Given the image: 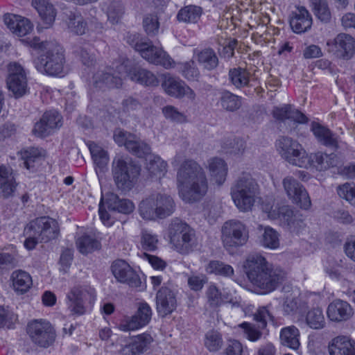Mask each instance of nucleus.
Returning a JSON list of instances; mask_svg holds the SVG:
<instances>
[{"label": "nucleus", "instance_id": "nucleus-33", "mask_svg": "<svg viewBox=\"0 0 355 355\" xmlns=\"http://www.w3.org/2000/svg\"><path fill=\"white\" fill-rule=\"evenodd\" d=\"M105 204L110 211L128 214L133 211L135 205L128 199L120 198L117 195L110 193L105 197Z\"/></svg>", "mask_w": 355, "mask_h": 355}, {"label": "nucleus", "instance_id": "nucleus-44", "mask_svg": "<svg viewBox=\"0 0 355 355\" xmlns=\"http://www.w3.org/2000/svg\"><path fill=\"white\" fill-rule=\"evenodd\" d=\"M146 168L152 177L160 179L167 171V163L160 157L154 155L149 159Z\"/></svg>", "mask_w": 355, "mask_h": 355}, {"label": "nucleus", "instance_id": "nucleus-35", "mask_svg": "<svg viewBox=\"0 0 355 355\" xmlns=\"http://www.w3.org/2000/svg\"><path fill=\"white\" fill-rule=\"evenodd\" d=\"M280 342L284 346L293 349L300 347V331L294 325L282 329L280 331Z\"/></svg>", "mask_w": 355, "mask_h": 355}, {"label": "nucleus", "instance_id": "nucleus-14", "mask_svg": "<svg viewBox=\"0 0 355 355\" xmlns=\"http://www.w3.org/2000/svg\"><path fill=\"white\" fill-rule=\"evenodd\" d=\"M282 184L286 193L292 202L304 209H308L311 201L306 190L297 180L292 176L283 179Z\"/></svg>", "mask_w": 355, "mask_h": 355}, {"label": "nucleus", "instance_id": "nucleus-56", "mask_svg": "<svg viewBox=\"0 0 355 355\" xmlns=\"http://www.w3.org/2000/svg\"><path fill=\"white\" fill-rule=\"evenodd\" d=\"M143 26L148 36H155L158 33L159 23L155 14H148L143 19Z\"/></svg>", "mask_w": 355, "mask_h": 355}, {"label": "nucleus", "instance_id": "nucleus-49", "mask_svg": "<svg viewBox=\"0 0 355 355\" xmlns=\"http://www.w3.org/2000/svg\"><path fill=\"white\" fill-rule=\"evenodd\" d=\"M307 325L313 329H321L325 326V318L322 311L320 308H313L309 310L306 315Z\"/></svg>", "mask_w": 355, "mask_h": 355}, {"label": "nucleus", "instance_id": "nucleus-29", "mask_svg": "<svg viewBox=\"0 0 355 355\" xmlns=\"http://www.w3.org/2000/svg\"><path fill=\"white\" fill-rule=\"evenodd\" d=\"M273 117L280 121L284 122L286 120H290L293 123H306L308 122V118L301 112L295 110L291 105H284L282 107H275L272 110Z\"/></svg>", "mask_w": 355, "mask_h": 355}, {"label": "nucleus", "instance_id": "nucleus-6", "mask_svg": "<svg viewBox=\"0 0 355 355\" xmlns=\"http://www.w3.org/2000/svg\"><path fill=\"white\" fill-rule=\"evenodd\" d=\"M175 210V203L168 195L153 194L143 200L139 206L140 216L145 220L165 218Z\"/></svg>", "mask_w": 355, "mask_h": 355}, {"label": "nucleus", "instance_id": "nucleus-16", "mask_svg": "<svg viewBox=\"0 0 355 355\" xmlns=\"http://www.w3.org/2000/svg\"><path fill=\"white\" fill-rule=\"evenodd\" d=\"M116 68L118 75L112 73L110 69H108V71H97L93 76V85L98 89L121 87L122 85V76L127 73V64L123 62L117 65Z\"/></svg>", "mask_w": 355, "mask_h": 355}, {"label": "nucleus", "instance_id": "nucleus-57", "mask_svg": "<svg viewBox=\"0 0 355 355\" xmlns=\"http://www.w3.org/2000/svg\"><path fill=\"white\" fill-rule=\"evenodd\" d=\"M180 71L188 80H197L200 71L193 60L180 64Z\"/></svg>", "mask_w": 355, "mask_h": 355}, {"label": "nucleus", "instance_id": "nucleus-55", "mask_svg": "<svg viewBox=\"0 0 355 355\" xmlns=\"http://www.w3.org/2000/svg\"><path fill=\"white\" fill-rule=\"evenodd\" d=\"M262 245L268 248L276 249L279 246L278 233L271 227H267L261 239Z\"/></svg>", "mask_w": 355, "mask_h": 355}, {"label": "nucleus", "instance_id": "nucleus-43", "mask_svg": "<svg viewBox=\"0 0 355 355\" xmlns=\"http://www.w3.org/2000/svg\"><path fill=\"white\" fill-rule=\"evenodd\" d=\"M228 76L231 83L239 89L247 86L250 81V73L241 67L230 69Z\"/></svg>", "mask_w": 355, "mask_h": 355}, {"label": "nucleus", "instance_id": "nucleus-37", "mask_svg": "<svg viewBox=\"0 0 355 355\" xmlns=\"http://www.w3.org/2000/svg\"><path fill=\"white\" fill-rule=\"evenodd\" d=\"M218 103L223 109L231 112L237 111L242 106L241 97L228 90L220 92Z\"/></svg>", "mask_w": 355, "mask_h": 355}, {"label": "nucleus", "instance_id": "nucleus-1", "mask_svg": "<svg viewBox=\"0 0 355 355\" xmlns=\"http://www.w3.org/2000/svg\"><path fill=\"white\" fill-rule=\"evenodd\" d=\"M243 268L250 282L263 293L273 291L284 279V271L273 268L261 254L249 255Z\"/></svg>", "mask_w": 355, "mask_h": 355}, {"label": "nucleus", "instance_id": "nucleus-22", "mask_svg": "<svg viewBox=\"0 0 355 355\" xmlns=\"http://www.w3.org/2000/svg\"><path fill=\"white\" fill-rule=\"evenodd\" d=\"M277 216L281 224L291 232L298 233L304 227L302 215L289 206L280 207L277 211Z\"/></svg>", "mask_w": 355, "mask_h": 355}, {"label": "nucleus", "instance_id": "nucleus-40", "mask_svg": "<svg viewBox=\"0 0 355 355\" xmlns=\"http://www.w3.org/2000/svg\"><path fill=\"white\" fill-rule=\"evenodd\" d=\"M162 86L166 93L171 96L181 98L184 96L183 83L179 79L169 75H164V80Z\"/></svg>", "mask_w": 355, "mask_h": 355}, {"label": "nucleus", "instance_id": "nucleus-51", "mask_svg": "<svg viewBox=\"0 0 355 355\" xmlns=\"http://www.w3.org/2000/svg\"><path fill=\"white\" fill-rule=\"evenodd\" d=\"M315 15L322 21L328 22L331 19L329 11L326 0H309Z\"/></svg>", "mask_w": 355, "mask_h": 355}, {"label": "nucleus", "instance_id": "nucleus-11", "mask_svg": "<svg viewBox=\"0 0 355 355\" xmlns=\"http://www.w3.org/2000/svg\"><path fill=\"white\" fill-rule=\"evenodd\" d=\"M27 333L35 345L44 348L52 345L55 338L53 327L44 320H35L29 322Z\"/></svg>", "mask_w": 355, "mask_h": 355}, {"label": "nucleus", "instance_id": "nucleus-61", "mask_svg": "<svg viewBox=\"0 0 355 355\" xmlns=\"http://www.w3.org/2000/svg\"><path fill=\"white\" fill-rule=\"evenodd\" d=\"M123 12L124 9L122 4L119 2H113L108 8L107 17L112 23H117Z\"/></svg>", "mask_w": 355, "mask_h": 355}, {"label": "nucleus", "instance_id": "nucleus-63", "mask_svg": "<svg viewBox=\"0 0 355 355\" xmlns=\"http://www.w3.org/2000/svg\"><path fill=\"white\" fill-rule=\"evenodd\" d=\"M157 239L146 231L143 232L141 238V244L144 250L147 251H154L157 249Z\"/></svg>", "mask_w": 355, "mask_h": 355}, {"label": "nucleus", "instance_id": "nucleus-53", "mask_svg": "<svg viewBox=\"0 0 355 355\" xmlns=\"http://www.w3.org/2000/svg\"><path fill=\"white\" fill-rule=\"evenodd\" d=\"M73 53L79 58L84 65L90 67L95 62L94 55L90 53L89 50L87 47L80 44H74L73 46Z\"/></svg>", "mask_w": 355, "mask_h": 355}, {"label": "nucleus", "instance_id": "nucleus-20", "mask_svg": "<svg viewBox=\"0 0 355 355\" xmlns=\"http://www.w3.org/2000/svg\"><path fill=\"white\" fill-rule=\"evenodd\" d=\"M143 58L150 63L159 64L166 69L173 67V59L162 49L146 42L139 51Z\"/></svg>", "mask_w": 355, "mask_h": 355}, {"label": "nucleus", "instance_id": "nucleus-39", "mask_svg": "<svg viewBox=\"0 0 355 355\" xmlns=\"http://www.w3.org/2000/svg\"><path fill=\"white\" fill-rule=\"evenodd\" d=\"M202 13L201 7L189 5L182 8L178 12L177 19L179 21L196 24Z\"/></svg>", "mask_w": 355, "mask_h": 355}, {"label": "nucleus", "instance_id": "nucleus-47", "mask_svg": "<svg viewBox=\"0 0 355 355\" xmlns=\"http://www.w3.org/2000/svg\"><path fill=\"white\" fill-rule=\"evenodd\" d=\"M306 307V304L297 297L287 296L283 302L282 308L286 315H295L301 313Z\"/></svg>", "mask_w": 355, "mask_h": 355}, {"label": "nucleus", "instance_id": "nucleus-36", "mask_svg": "<svg viewBox=\"0 0 355 355\" xmlns=\"http://www.w3.org/2000/svg\"><path fill=\"white\" fill-rule=\"evenodd\" d=\"M11 279L15 291L20 294L26 293L33 283L31 275L21 270L12 272Z\"/></svg>", "mask_w": 355, "mask_h": 355}, {"label": "nucleus", "instance_id": "nucleus-64", "mask_svg": "<svg viewBox=\"0 0 355 355\" xmlns=\"http://www.w3.org/2000/svg\"><path fill=\"white\" fill-rule=\"evenodd\" d=\"M207 282V278L205 275H192L188 278V285L193 291H200L202 288L204 284Z\"/></svg>", "mask_w": 355, "mask_h": 355}, {"label": "nucleus", "instance_id": "nucleus-12", "mask_svg": "<svg viewBox=\"0 0 355 355\" xmlns=\"http://www.w3.org/2000/svg\"><path fill=\"white\" fill-rule=\"evenodd\" d=\"M67 298L70 311L73 314L80 315L86 311L85 304L94 301L95 292L88 286H74L67 293Z\"/></svg>", "mask_w": 355, "mask_h": 355}, {"label": "nucleus", "instance_id": "nucleus-2", "mask_svg": "<svg viewBox=\"0 0 355 355\" xmlns=\"http://www.w3.org/2000/svg\"><path fill=\"white\" fill-rule=\"evenodd\" d=\"M181 184L180 194L187 202L200 200L208 189V182L203 168L194 160H185L180 166L177 175Z\"/></svg>", "mask_w": 355, "mask_h": 355}, {"label": "nucleus", "instance_id": "nucleus-25", "mask_svg": "<svg viewBox=\"0 0 355 355\" xmlns=\"http://www.w3.org/2000/svg\"><path fill=\"white\" fill-rule=\"evenodd\" d=\"M153 342L152 336L148 334H139L133 336L130 343L123 347L120 351L121 355H140L144 354Z\"/></svg>", "mask_w": 355, "mask_h": 355}, {"label": "nucleus", "instance_id": "nucleus-3", "mask_svg": "<svg viewBox=\"0 0 355 355\" xmlns=\"http://www.w3.org/2000/svg\"><path fill=\"white\" fill-rule=\"evenodd\" d=\"M231 196L239 211L252 210L260 193L257 181L249 173H242L231 188Z\"/></svg>", "mask_w": 355, "mask_h": 355}, {"label": "nucleus", "instance_id": "nucleus-58", "mask_svg": "<svg viewBox=\"0 0 355 355\" xmlns=\"http://www.w3.org/2000/svg\"><path fill=\"white\" fill-rule=\"evenodd\" d=\"M41 157V153L38 148H31L21 153L24 159V165L27 169L34 167V163Z\"/></svg>", "mask_w": 355, "mask_h": 355}, {"label": "nucleus", "instance_id": "nucleus-38", "mask_svg": "<svg viewBox=\"0 0 355 355\" xmlns=\"http://www.w3.org/2000/svg\"><path fill=\"white\" fill-rule=\"evenodd\" d=\"M209 170L215 182L220 185L225 180L227 167L222 159L214 157L209 161Z\"/></svg>", "mask_w": 355, "mask_h": 355}, {"label": "nucleus", "instance_id": "nucleus-13", "mask_svg": "<svg viewBox=\"0 0 355 355\" xmlns=\"http://www.w3.org/2000/svg\"><path fill=\"white\" fill-rule=\"evenodd\" d=\"M6 84L8 90L16 98H20L27 93L26 73L19 64L11 62L8 64Z\"/></svg>", "mask_w": 355, "mask_h": 355}, {"label": "nucleus", "instance_id": "nucleus-10", "mask_svg": "<svg viewBox=\"0 0 355 355\" xmlns=\"http://www.w3.org/2000/svg\"><path fill=\"white\" fill-rule=\"evenodd\" d=\"M276 148L281 157L289 164L300 167L307 163L303 159L305 150L296 140L282 136L276 141Z\"/></svg>", "mask_w": 355, "mask_h": 355}, {"label": "nucleus", "instance_id": "nucleus-9", "mask_svg": "<svg viewBox=\"0 0 355 355\" xmlns=\"http://www.w3.org/2000/svg\"><path fill=\"white\" fill-rule=\"evenodd\" d=\"M221 234L223 246L230 252L244 245L249 237L246 226L236 220L225 222L222 226Z\"/></svg>", "mask_w": 355, "mask_h": 355}, {"label": "nucleus", "instance_id": "nucleus-52", "mask_svg": "<svg viewBox=\"0 0 355 355\" xmlns=\"http://www.w3.org/2000/svg\"><path fill=\"white\" fill-rule=\"evenodd\" d=\"M206 270L207 272L224 277H230L234 274V270L231 266L220 261H211Z\"/></svg>", "mask_w": 355, "mask_h": 355}, {"label": "nucleus", "instance_id": "nucleus-62", "mask_svg": "<svg viewBox=\"0 0 355 355\" xmlns=\"http://www.w3.org/2000/svg\"><path fill=\"white\" fill-rule=\"evenodd\" d=\"M267 318L273 320V316L265 306L260 307L254 314V320L258 322L259 329H264L266 327Z\"/></svg>", "mask_w": 355, "mask_h": 355}, {"label": "nucleus", "instance_id": "nucleus-4", "mask_svg": "<svg viewBox=\"0 0 355 355\" xmlns=\"http://www.w3.org/2000/svg\"><path fill=\"white\" fill-rule=\"evenodd\" d=\"M59 234V227L55 220L49 217H40L31 221L24 228L26 239L24 246L33 249L38 243H47Z\"/></svg>", "mask_w": 355, "mask_h": 355}, {"label": "nucleus", "instance_id": "nucleus-27", "mask_svg": "<svg viewBox=\"0 0 355 355\" xmlns=\"http://www.w3.org/2000/svg\"><path fill=\"white\" fill-rule=\"evenodd\" d=\"M327 313L329 320L340 322L348 320L353 315V310L347 302L336 300L329 304Z\"/></svg>", "mask_w": 355, "mask_h": 355}, {"label": "nucleus", "instance_id": "nucleus-50", "mask_svg": "<svg viewBox=\"0 0 355 355\" xmlns=\"http://www.w3.org/2000/svg\"><path fill=\"white\" fill-rule=\"evenodd\" d=\"M67 26L69 31L78 35L86 33L87 22L80 15L71 13L68 17Z\"/></svg>", "mask_w": 355, "mask_h": 355}, {"label": "nucleus", "instance_id": "nucleus-17", "mask_svg": "<svg viewBox=\"0 0 355 355\" xmlns=\"http://www.w3.org/2000/svg\"><path fill=\"white\" fill-rule=\"evenodd\" d=\"M112 272L118 282L125 283L131 287H140L141 281L138 274L123 260L113 262Z\"/></svg>", "mask_w": 355, "mask_h": 355}, {"label": "nucleus", "instance_id": "nucleus-18", "mask_svg": "<svg viewBox=\"0 0 355 355\" xmlns=\"http://www.w3.org/2000/svg\"><path fill=\"white\" fill-rule=\"evenodd\" d=\"M62 126V116L55 111L45 112L40 120L37 122L32 130L34 135L45 137L57 128Z\"/></svg>", "mask_w": 355, "mask_h": 355}, {"label": "nucleus", "instance_id": "nucleus-34", "mask_svg": "<svg viewBox=\"0 0 355 355\" xmlns=\"http://www.w3.org/2000/svg\"><path fill=\"white\" fill-rule=\"evenodd\" d=\"M15 189V179L12 169L4 166H0V196L3 198L11 196Z\"/></svg>", "mask_w": 355, "mask_h": 355}, {"label": "nucleus", "instance_id": "nucleus-30", "mask_svg": "<svg viewBox=\"0 0 355 355\" xmlns=\"http://www.w3.org/2000/svg\"><path fill=\"white\" fill-rule=\"evenodd\" d=\"M311 130L321 144L334 150L338 148V138L329 128L313 122Z\"/></svg>", "mask_w": 355, "mask_h": 355}, {"label": "nucleus", "instance_id": "nucleus-32", "mask_svg": "<svg viewBox=\"0 0 355 355\" xmlns=\"http://www.w3.org/2000/svg\"><path fill=\"white\" fill-rule=\"evenodd\" d=\"M127 76L130 78L139 83L142 85L147 87H155L159 84V80L156 76L151 71L141 67H135L127 71Z\"/></svg>", "mask_w": 355, "mask_h": 355}, {"label": "nucleus", "instance_id": "nucleus-23", "mask_svg": "<svg viewBox=\"0 0 355 355\" xmlns=\"http://www.w3.org/2000/svg\"><path fill=\"white\" fill-rule=\"evenodd\" d=\"M155 300L157 313L162 318L171 314L177 307L175 294L168 287L163 286L159 288Z\"/></svg>", "mask_w": 355, "mask_h": 355}, {"label": "nucleus", "instance_id": "nucleus-42", "mask_svg": "<svg viewBox=\"0 0 355 355\" xmlns=\"http://www.w3.org/2000/svg\"><path fill=\"white\" fill-rule=\"evenodd\" d=\"M197 60L203 67L209 71L213 70L218 64V58L212 49H205L197 54Z\"/></svg>", "mask_w": 355, "mask_h": 355}, {"label": "nucleus", "instance_id": "nucleus-24", "mask_svg": "<svg viewBox=\"0 0 355 355\" xmlns=\"http://www.w3.org/2000/svg\"><path fill=\"white\" fill-rule=\"evenodd\" d=\"M152 311L146 302L139 304L137 313L131 318L123 320L119 325L123 331H131L147 324L151 319Z\"/></svg>", "mask_w": 355, "mask_h": 355}, {"label": "nucleus", "instance_id": "nucleus-5", "mask_svg": "<svg viewBox=\"0 0 355 355\" xmlns=\"http://www.w3.org/2000/svg\"><path fill=\"white\" fill-rule=\"evenodd\" d=\"M141 168L129 157L116 155L112 163V174L116 187L121 191L133 188L140 175Z\"/></svg>", "mask_w": 355, "mask_h": 355}, {"label": "nucleus", "instance_id": "nucleus-60", "mask_svg": "<svg viewBox=\"0 0 355 355\" xmlns=\"http://www.w3.org/2000/svg\"><path fill=\"white\" fill-rule=\"evenodd\" d=\"M162 112L164 116L174 122L184 123L187 121V116L182 112H180L172 105H166L162 108Z\"/></svg>", "mask_w": 355, "mask_h": 355}, {"label": "nucleus", "instance_id": "nucleus-19", "mask_svg": "<svg viewBox=\"0 0 355 355\" xmlns=\"http://www.w3.org/2000/svg\"><path fill=\"white\" fill-rule=\"evenodd\" d=\"M143 58L150 63L159 64L166 69L173 67V59L162 49L146 42L139 51Z\"/></svg>", "mask_w": 355, "mask_h": 355}, {"label": "nucleus", "instance_id": "nucleus-48", "mask_svg": "<svg viewBox=\"0 0 355 355\" xmlns=\"http://www.w3.org/2000/svg\"><path fill=\"white\" fill-rule=\"evenodd\" d=\"M88 148L96 166L99 168L105 167L109 160L107 153L92 141L89 142Z\"/></svg>", "mask_w": 355, "mask_h": 355}, {"label": "nucleus", "instance_id": "nucleus-31", "mask_svg": "<svg viewBox=\"0 0 355 355\" xmlns=\"http://www.w3.org/2000/svg\"><path fill=\"white\" fill-rule=\"evenodd\" d=\"M33 6L37 10L46 28L51 27L55 19L56 12L49 0H32Z\"/></svg>", "mask_w": 355, "mask_h": 355}, {"label": "nucleus", "instance_id": "nucleus-46", "mask_svg": "<svg viewBox=\"0 0 355 355\" xmlns=\"http://www.w3.org/2000/svg\"><path fill=\"white\" fill-rule=\"evenodd\" d=\"M125 148L130 153L139 157L149 155L151 151L150 146L135 135H134V139L131 138L129 140Z\"/></svg>", "mask_w": 355, "mask_h": 355}, {"label": "nucleus", "instance_id": "nucleus-45", "mask_svg": "<svg viewBox=\"0 0 355 355\" xmlns=\"http://www.w3.org/2000/svg\"><path fill=\"white\" fill-rule=\"evenodd\" d=\"M76 245L81 254H87L93 252L94 250H99L101 243L95 238L85 234L77 239Z\"/></svg>", "mask_w": 355, "mask_h": 355}, {"label": "nucleus", "instance_id": "nucleus-21", "mask_svg": "<svg viewBox=\"0 0 355 355\" xmlns=\"http://www.w3.org/2000/svg\"><path fill=\"white\" fill-rule=\"evenodd\" d=\"M143 58L150 63L159 64L166 69L173 67V59L162 49L146 42L139 51Z\"/></svg>", "mask_w": 355, "mask_h": 355}, {"label": "nucleus", "instance_id": "nucleus-7", "mask_svg": "<svg viewBox=\"0 0 355 355\" xmlns=\"http://www.w3.org/2000/svg\"><path fill=\"white\" fill-rule=\"evenodd\" d=\"M46 51L34 60L37 70L42 73L57 76L63 72L65 58L62 48L55 43L46 44Z\"/></svg>", "mask_w": 355, "mask_h": 355}, {"label": "nucleus", "instance_id": "nucleus-15", "mask_svg": "<svg viewBox=\"0 0 355 355\" xmlns=\"http://www.w3.org/2000/svg\"><path fill=\"white\" fill-rule=\"evenodd\" d=\"M328 52L337 58L350 60L355 54V39L346 33L338 34L334 40L327 43Z\"/></svg>", "mask_w": 355, "mask_h": 355}, {"label": "nucleus", "instance_id": "nucleus-28", "mask_svg": "<svg viewBox=\"0 0 355 355\" xmlns=\"http://www.w3.org/2000/svg\"><path fill=\"white\" fill-rule=\"evenodd\" d=\"M330 355H355V341L348 336H338L329 343Z\"/></svg>", "mask_w": 355, "mask_h": 355}, {"label": "nucleus", "instance_id": "nucleus-8", "mask_svg": "<svg viewBox=\"0 0 355 355\" xmlns=\"http://www.w3.org/2000/svg\"><path fill=\"white\" fill-rule=\"evenodd\" d=\"M171 243L180 253L187 254L198 246L195 230L178 218L173 220L169 227Z\"/></svg>", "mask_w": 355, "mask_h": 355}, {"label": "nucleus", "instance_id": "nucleus-26", "mask_svg": "<svg viewBox=\"0 0 355 355\" xmlns=\"http://www.w3.org/2000/svg\"><path fill=\"white\" fill-rule=\"evenodd\" d=\"M289 22L293 32L302 33L311 28L312 18L304 7L298 6L295 11L292 12Z\"/></svg>", "mask_w": 355, "mask_h": 355}, {"label": "nucleus", "instance_id": "nucleus-59", "mask_svg": "<svg viewBox=\"0 0 355 355\" xmlns=\"http://www.w3.org/2000/svg\"><path fill=\"white\" fill-rule=\"evenodd\" d=\"M338 196L345 199L351 205L355 206V185L350 183H345L338 187Z\"/></svg>", "mask_w": 355, "mask_h": 355}, {"label": "nucleus", "instance_id": "nucleus-54", "mask_svg": "<svg viewBox=\"0 0 355 355\" xmlns=\"http://www.w3.org/2000/svg\"><path fill=\"white\" fill-rule=\"evenodd\" d=\"M205 345L210 352L219 350L223 345L220 334L214 330L208 331L205 335Z\"/></svg>", "mask_w": 355, "mask_h": 355}, {"label": "nucleus", "instance_id": "nucleus-41", "mask_svg": "<svg viewBox=\"0 0 355 355\" xmlns=\"http://www.w3.org/2000/svg\"><path fill=\"white\" fill-rule=\"evenodd\" d=\"M303 159L307 161L305 166H300V168H315L318 171H324L329 168L328 163L326 162V157L327 154H323L322 153H312L308 155L306 152L304 153Z\"/></svg>", "mask_w": 355, "mask_h": 355}]
</instances>
